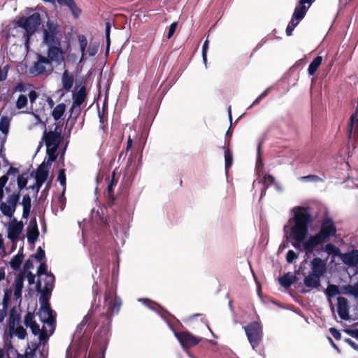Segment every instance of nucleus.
Masks as SVG:
<instances>
[{"instance_id":"60","label":"nucleus","mask_w":358,"mask_h":358,"mask_svg":"<svg viewBox=\"0 0 358 358\" xmlns=\"http://www.w3.org/2000/svg\"><path fill=\"white\" fill-rule=\"evenodd\" d=\"M177 26H178V23L177 22H173L170 26H169V31H168V34H167V38H171V36L174 34L175 31H176V29L177 28Z\"/></svg>"},{"instance_id":"3","label":"nucleus","mask_w":358,"mask_h":358,"mask_svg":"<svg viewBox=\"0 0 358 358\" xmlns=\"http://www.w3.org/2000/svg\"><path fill=\"white\" fill-rule=\"evenodd\" d=\"M41 24V15L38 13H34L28 17H21L16 22V25L24 29L23 38L24 44L29 46L31 36L35 34Z\"/></svg>"},{"instance_id":"47","label":"nucleus","mask_w":358,"mask_h":358,"mask_svg":"<svg viewBox=\"0 0 358 358\" xmlns=\"http://www.w3.org/2000/svg\"><path fill=\"white\" fill-rule=\"evenodd\" d=\"M15 334L19 339H24L27 335V330L22 326L15 327Z\"/></svg>"},{"instance_id":"1","label":"nucleus","mask_w":358,"mask_h":358,"mask_svg":"<svg viewBox=\"0 0 358 358\" xmlns=\"http://www.w3.org/2000/svg\"><path fill=\"white\" fill-rule=\"evenodd\" d=\"M294 226L291 229L289 237L295 241L292 245L301 250V243L303 242L308 234V225L312 223L313 217L307 208L297 206L293 208Z\"/></svg>"},{"instance_id":"13","label":"nucleus","mask_w":358,"mask_h":358,"mask_svg":"<svg viewBox=\"0 0 358 358\" xmlns=\"http://www.w3.org/2000/svg\"><path fill=\"white\" fill-rule=\"evenodd\" d=\"M103 306L104 308H107V310L103 315L106 316L108 322L110 323V317L112 316V288L108 286V281H107Z\"/></svg>"},{"instance_id":"44","label":"nucleus","mask_w":358,"mask_h":358,"mask_svg":"<svg viewBox=\"0 0 358 358\" xmlns=\"http://www.w3.org/2000/svg\"><path fill=\"white\" fill-rule=\"evenodd\" d=\"M274 180H275V178L272 175L267 174V175L264 176V181H263V183L264 185V189L262 190V194L263 193L266 192V188L268 187L270 185H271L274 182Z\"/></svg>"},{"instance_id":"4","label":"nucleus","mask_w":358,"mask_h":358,"mask_svg":"<svg viewBox=\"0 0 358 358\" xmlns=\"http://www.w3.org/2000/svg\"><path fill=\"white\" fill-rule=\"evenodd\" d=\"M243 328L252 349L255 350L262 340V327L258 322H253Z\"/></svg>"},{"instance_id":"20","label":"nucleus","mask_w":358,"mask_h":358,"mask_svg":"<svg viewBox=\"0 0 358 358\" xmlns=\"http://www.w3.org/2000/svg\"><path fill=\"white\" fill-rule=\"evenodd\" d=\"M74 78L67 70H65L62 76V87L66 92H69L73 85Z\"/></svg>"},{"instance_id":"7","label":"nucleus","mask_w":358,"mask_h":358,"mask_svg":"<svg viewBox=\"0 0 358 358\" xmlns=\"http://www.w3.org/2000/svg\"><path fill=\"white\" fill-rule=\"evenodd\" d=\"M37 60L34 63V65L30 68V73L35 75H41L43 74L46 71L47 66L49 67V71H52V64L48 59L45 56H43L40 54L36 55Z\"/></svg>"},{"instance_id":"56","label":"nucleus","mask_w":358,"mask_h":358,"mask_svg":"<svg viewBox=\"0 0 358 358\" xmlns=\"http://www.w3.org/2000/svg\"><path fill=\"white\" fill-rule=\"evenodd\" d=\"M208 49V41L206 40L202 46V57L203 62L206 63L207 60V51Z\"/></svg>"},{"instance_id":"53","label":"nucleus","mask_w":358,"mask_h":358,"mask_svg":"<svg viewBox=\"0 0 358 358\" xmlns=\"http://www.w3.org/2000/svg\"><path fill=\"white\" fill-rule=\"evenodd\" d=\"M269 92V88L266 89V90H264L252 103V104L250 106L249 108H250L251 107L254 106H257L258 105L261 100H262L264 97H266L267 95H268V93Z\"/></svg>"},{"instance_id":"41","label":"nucleus","mask_w":358,"mask_h":358,"mask_svg":"<svg viewBox=\"0 0 358 358\" xmlns=\"http://www.w3.org/2000/svg\"><path fill=\"white\" fill-rule=\"evenodd\" d=\"M36 322L35 320V315L34 313L28 311L24 316V323L27 327H29L32 324Z\"/></svg>"},{"instance_id":"43","label":"nucleus","mask_w":358,"mask_h":358,"mask_svg":"<svg viewBox=\"0 0 358 358\" xmlns=\"http://www.w3.org/2000/svg\"><path fill=\"white\" fill-rule=\"evenodd\" d=\"M27 97L26 95L20 94L16 101V108L17 109L24 108L27 104Z\"/></svg>"},{"instance_id":"19","label":"nucleus","mask_w":358,"mask_h":358,"mask_svg":"<svg viewBox=\"0 0 358 358\" xmlns=\"http://www.w3.org/2000/svg\"><path fill=\"white\" fill-rule=\"evenodd\" d=\"M60 5L67 6L74 18L77 19L81 14V10L77 6L74 0H59Z\"/></svg>"},{"instance_id":"61","label":"nucleus","mask_w":358,"mask_h":358,"mask_svg":"<svg viewBox=\"0 0 358 358\" xmlns=\"http://www.w3.org/2000/svg\"><path fill=\"white\" fill-rule=\"evenodd\" d=\"M344 331L358 341V329H345Z\"/></svg>"},{"instance_id":"11","label":"nucleus","mask_w":358,"mask_h":358,"mask_svg":"<svg viewBox=\"0 0 358 358\" xmlns=\"http://www.w3.org/2000/svg\"><path fill=\"white\" fill-rule=\"evenodd\" d=\"M337 301V312L339 317L343 320H349L350 318L349 315L350 306L348 299L343 296H338Z\"/></svg>"},{"instance_id":"14","label":"nucleus","mask_w":358,"mask_h":358,"mask_svg":"<svg viewBox=\"0 0 358 358\" xmlns=\"http://www.w3.org/2000/svg\"><path fill=\"white\" fill-rule=\"evenodd\" d=\"M48 59H50V62H59L64 59L62 56V50L60 47L57 46L56 45H48Z\"/></svg>"},{"instance_id":"2","label":"nucleus","mask_w":358,"mask_h":358,"mask_svg":"<svg viewBox=\"0 0 358 358\" xmlns=\"http://www.w3.org/2000/svg\"><path fill=\"white\" fill-rule=\"evenodd\" d=\"M336 227L331 218H326L322 221L319 231L303 243V250L306 254H312L315 248L327 241L331 237L336 236Z\"/></svg>"},{"instance_id":"6","label":"nucleus","mask_w":358,"mask_h":358,"mask_svg":"<svg viewBox=\"0 0 358 358\" xmlns=\"http://www.w3.org/2000/svg\"><path fill=\"white\" fill-rule=\"evenodd\" d=\"M175 336L183 348H190L196 345L201 338L194 336L189 331L175 332Z\"/></svg>"},{"instance_id":"57","label":"nucleus","mask_w":358,"mask_h":358,"mask_svg":"<svg viewBox=\"0 0 358 358\" xmlns=\"http://www.w3.org/2000/svg\"><path fill=\"white\" fill-rule=\"evenodd\" d=\"M47 275V265L45 263H41L37 269V275L41 276V275Z\"/></svg>"},{"instance_id":"55","label":"nucleus","mask_w":358,"mask_h":358,"mask_svg":"<svg viewBox=\"0 0 358 358\" xmlns=\"http://www.w3.org/2000/svg\"><path fill=\"white\" fill-rule=\"evenodd\" d=\"M33 267V262L31 259H27L24 264L23 271L20 273H24L25 275L26 272L29 271V269L32 268Z\"/></svg>"},{"instance_id":"10","label":"nucleus","mask_w":358,"mask_h":358,"mask_svg":"<svg viewBox=\"0 0 358 358\" xmlns=\"http://www.w3.org/2000/svg\"><path fill=\"white\" fill-rule=\"evenodd\" d=\"M37 314L43 323L51 326L56 322V313L51 308L50 304L40 307L39 312Z\"/></svg>"},{"instance_id":"54","label":"nucleus","mask_w":358,"mask_h":358,"mask_svg":"<svg viewBox=\"0 0 358 358\" xmlns=\"http://www.w3.org/2000/svg\"><path fill=\"white\" fill-rule=\"evenodd\" d=\"M352 289V285H347L341 287V292L342 294L351 295Z\"/></svg>"},{"instance_id":"34","label":"nucleus","mask_w":358,"mask_h":358,"mask_svg":"<svg viewBox=\"0 0 358 358\" xmlns=\"http://www.w3.org/2000/svg\"><path fill=\"white\" fill-rule=\"evenodd\" d=\"M325 251L329 255H333L334 256H338L341 258V255H343L340 250V249L336 247L334 245L331 243H328L324 246Z\"/></svg>"},{"instance_id":"59","label":"nucleus","mask_w":358,"mask_h":358,"mask_svg":"<svg viewBox=\"0 0 358 358\" xmlns=\"http://www.w3.org/2000/svg\"><path fill=\"white\" fill-rule=\"evenodd\" d=\"M329 332L334 337V338L337 341H339L341 339V334L338 330H337L334 327L329 328Z\"/></svg>"},{"instance_id":"23","label":"nucleus","mask_w":358,"mask_h":358,"mask_svg":"<svg viewBox=\"0 0 358 358\" xmlns=\"http://www.w3.org/2000/svg\"><path fill=\"white\" fill-rule=\"evenodd\" d=\"M296 280L295 275H293L291 273H287L279 278V282L284 288L288 289Z\"/></svg>"},{"instance_id":"50","label":"nucleus","mask_w":358,"mask_h":358,"mask_svg":"<svg viewBox=\"0 0 358 358\" xmlns=\"http://www.w3.org/2000/svg\"><path fill=\"white\" fill-rule=\"evenodd\" d=\"M78 41L80 43V50L82 52V57H83L85 55V48L87 45V41L84 35H80L78 37Z\"/></svg>"},{"instance_id":"32","label":"nucleus","mask_w":358,"mask_h":358,"mask_svg":"<svg viewBox=\"0 0 358 358\" xmlns=\"http://www.w3.org/2000/svg\"><path fill=\"white\" fill-rule=\"evenodd\" d=\"M55 282V276L53 274L50 273L46 275V279L45 280V286L43 290L45 292H52Z\"/></svg>"},{"instance_id":"36","label":"nucleus","mask_w":358,"mask_h":358,"mask_svg":"<svg viewBox=\"0 0 358 358\" xmlns=\"http://www.w3.org/2000/svg\"><path fill=\"white\" fill-rule=\"evenodd\" d=\"M65 169H59L58 171V176H57V180L60 183V185L62 186V195L64 194L66 191V173H65Z\"/></svg>"},{"instance_id":"62","label":"nucleus","mask_w":358,"mask_h":358,"mask_svg":"<svg viewBox=\"0 0 358 358\" xmlns=\"http://www.w3.org/2000/svg\"><path fill=\"white\" fill-rule=\"evenodd\" d=\"M43 183L44 182H40L38 180H36V183L34 185H33L29 186L28 187V189H31L35 190L36 192L38 193Z\"/></svg>"},{"instance_id":"40","label":"nucleus","mask_w":358,"mask_h":358,"mask_svg":"<svg viewBox=\"0 0 358 358\" xmlns=\"http://www.w3.org/2000/svg\"><path fill=\"white\" fill-rule=\"evenodd\" d=\"M24 278L25 276L24 273H19L15 280L14 289L22 290Z\"/></svg>"},{"instance_id":"16","label":"nucleus","mask_w":358,"mask_h":358,"mask_svg":"<svg viewBox=\"0 0 358 358\" xmlns=\"http://www.w3.org/2000/svg\"><path fill=\"white\" fill-rule=\"evenodd\" d=\"M312 273L322 276L326 271V263L320 257H315L311 261Z\"/></svg>"},{"instance_id":"28","label":"nucleus","mask_w":358,"mask_h":358,"mask_svg":"<svg viewBox=\"0 0 358 358\" xmlns=\"http://www.w3.org/2000/svg\"><path fill=\"white\" fill-rule=\"evenodd\" d=\"M23 257L24 255L22 252L20 253V252H18L17 255L13 257L10 262V265L14 271H17L20 269V266L22 263Z\"/></svg>"},{"instance_id":"27","label":"nucleus","mask_w":358,"mask_h":358,"mask_svg":"<svg viewBox=\"0 0 358 358\" xmlns=\"http://www.w3.org/2000/svg\"><path fill=\"white\" fill-rule=\"evenodd\" d=\"M66 110V105L64 103L57 105L52 112V115L55 121L59 120Z\"/></svg>"},{"instance_id":"12","label":"nucleus","mask_w":358,"mask_h":358,"mask_svg":"<svg viewBox=\"0 0 358 358\" xmlns=\"http://www.w3.org/2000/svg\"><path fill=\"white\" fill-rule=\"evenodd\" d=\"M341 259L347 266L358 269V250L353 249L341 255Z\"/></svg>"},{"instance_id":"25","label":"nucleus","mask_w":358,"mask_h":358,"mask_svg":"<svg viewBox=\"0 0 358 358\" xmlns=\"http://www.w3.org/2000/svg\"><path fill=\"white\" fill-rule=\"evenodd\" d=\"M322 60L323 59L322 56H317L313 59L308 69V73L310 76H313L315 73L320 66L322 64Z\"/></svg>"},{"instance_id":"52","label":"nucleus","mask_w":358,"mask_h":358,"mask_svg":"<svg viewBox=\"0 0 358 358\" xmlns=\"http://www.w3.org/2000/svg\"><path fill=\"white\" fill-rule=\"evenodd\" d=\"M299 257V254H297L296 252H295L294 251L292 250H288V252H287V255H286V261L289 263V264H292L294 260L296 259Z\"/></svg>"},{"instance_id":"17","label":"nucleus","mask_w":358,"mask_h":358,"mask_svg":"<svg viewBox=\"0 0 358 358\" xmlns=\"http://www.w3.org/2000/svg\"><path fill=\"white\" fill-rule=\"evenodd\" d=\"M48 166H50L47 165L45 162L41 164L36 169L35 179L40 182H45L49 175Z\"/></svg>"},{"instance_id":"8","label":"nucleus","mask_w":358,"mask_h":358,"mask_svg":"<svg viewBox=\"0 0 358 358\" xmlns=\"http://www.w3.org/2000/svg\"><path fill=\"white\" fill-rule=\"evenodd\" d=\"M58 127H55V131L43 132V140L44 141L47 148H58L63 141V136L60 132L57 131Z\"/></svg>"},{"instance_id":"48","label":"nucleus","mask_w":358,"mask_h":358,"mask_svg":"<svg viewBox=\"0 0 358 358\" xmlns=\"http://www.w3.org/2000/svg\"><path fill=\"white\" fill-rule=\"evenodd\" d=\"M106 180H108L106 192L107 204L110 206L112 203V179L110 180L109 178H107Z\"/></svg>"},{"instance_id":"21","label":"nucleus","mask_w":358,"mask_h":358,"mask_svg":"<svg viewBox=\"0 0 358 358\" xmlns=\"http://www.w3.org/2000/svg\"><path fill=\"white\" fill-rule=\"evenodd\" d=\"M87 95L86 87L85 86H82L77 92L73 94V103L75 105L82 106V104L86 101Z\"/></svg>"},{"instance_id":"45","label":"nucleus","mask_w":358,"mask_h":358,"mask_svg":"<svg viewBox=\"0 0 358 358\" xmlns=\"http://www.w3.org/2000/svg\"><path fill=\"white\" fill-rule=\"evenodd\" d=\"M8 358H20V355L16 349H15L11 344H10L6 350Z\"/></svg>"},{"instance_id":"15","label":"nucleus","mask_w":358,"mask_h":358,"mask_svg":"<svg viewBox=\"0 0 358 358\" xmlns=\"http://www.w3.org/2000/svg\"><path fill=\"white\" fill-rule=\"evenodd\" d=\"M39 231L36 219L27 227V238L29 243L34 244L38 239Z\"/></svg>"},{"instance_id":"51","label":"nucleus","mask_w":358,"mask_h":358,"mask_svg":"<svg viewBox=\"0 0 358 358\" xmlns=\"http://www.w3.org/2000/svg\"><path fill=\"white\" fill-rule=\"evenodd\" d=\"M31 257H34L37 261L41 262L45 257V251L41 248V247H38L37 248L36 254L32 255Z\"/></svg>"},{"instance_id":"58","label":"nucleus","mask_w":358,"mask_h":358,"mask_svg":"<svg viewBox=\"0 0 358 358\" xmlns=\"http://www.w3.org/2000/svg\"><path fill=\"white\" fill-rule=\"evenodd\" d=\"M305 15H306L303 12H301L296 7L292 15V17H294L296 20H302Z\"/></svg>"},{"instance_id":"49","label":"nucleus","mask_w":358,"mask_h":358,"mask_svg":"<svg viewBox=\"0 0 358 358\" xmlns=\"http://www.w3.org/2000/svg\"><path fill=\"white\" fill-rule=\"evenodd\" d=\"M27 178H25L23 175H19L17 179V187L19 189V192L23 189L27 184Z\"/></svg>"},{"instance_id":"42","label":"nucleus","mask_w":358,"mask_h":358,"mask_svg":"<svg viewBox=\"0 0 358 358\" xmlns=\"http://www.w3.org/2000/svg\"><path fill=\"white\" fill-rule=\"evenodd\" d=\"M121 306H122L121 299L119 296H117L115 294V292L113 291V315L115 314V312L116 313L115 314H118Z\"/></svg>"},{"instance_id":"33","label":"nucleus","mask_w":358,"mask_h":358,"mask_svg":"<svg viewBox=\"0 0 358 358\" xmlns=\"http://www.w3.org/2000/svg\"><path fill=\"white\" fill-rule=\"evenodd\" d=\"M313 3V0H299L296 7L306 15Z\"/></svg>"},{"instance_id":"26","label":"nucleus","mask_w":358,"mask_h":358,"mask_svg":"<svg viewBox=\"0 0 358 358\" xmlns=\"http://www.w3.org/2000/svg\"><path fill=\"white\" fill-rule=\"evenodd\" d=\"M20 320V314L17 313L15 308L13 307L10 310L9 320H8V325L10 330L11 331H14L15 327V322H19Z\"/></svg>"},{"instance_id":"37","label":"nucleus","mask_w":358,"mask_h":358,"mask_svg":"<svg viewBox=\"0 0 358 358\" xmlns=\"http://www.w3.org/2000/svg\"><path fill=\"white\" fill-rule=\"evenodd\" d=\"M341 294V287L339 288L335 285H329L326 289V294L329 297H334Z\"/></svg>"},{"instance_id":"46","label":"nucleus","mask_w":358,"mask_h":358,"mask_svg":"<svg viewBox=\"0 0 358 358\" xmlns=\"http://www.w3.org/2000/svg\"><path fill=\"white\" fill-rule=\"evenodd\" d=\"M110 23L109 22H107L106 23V52L107 55L109 52L110 45Z\"/></svg>"},{"instance_id":"24","label":"nucleus","mask_w":358,"mask_h":358,"mask_svg":"<svg viewBox=\"0 0 358 358\" xmlns=\"http://www.w3.org/2000/svg\"><path fill=\"white\" fill-rule=\"evenodd\" d=\"M22 205L23 207L22 217L27 218L31 208V199L28 194L23 196Z\"/></svg>"},{"instance_id":"30","label":"nucleus","mask_w":358,"mask_h":358,"mask_svg":"<svg viewBox=\"0 0 358 358\" xmlns=\"http://www.w3.org/2000/svg\"><path fill=\"white\" fill-rule=\"evenodd\" d=\"M58 34H51L43 32L44 42L48 45H59L57 35Z\"/></svg>"},{"instance_id":"38","label":"nucleus","mask_w":358,"mask_h":358,"mask_svg":"<svg viewBox=\"0 0 358 358\" xmlns=\"http://www.w3.org/2000/svg\"><path fill=\"white\" fill-rule=\"evenodd\" d=\"M10 124V120L8 117L3 116L0 120V130L4 134H6L8 132Z\"/></svg>"},{"instance_id":"9","label":"nucleus","mask_w":358,"mask_h":358,"mask_svg":"<svg viewBox=\"0 0 358 358\" xmlns=\"http://www.w3.org/2000/svg\"><path fill=\"white\" fill-rule=\"evenodd\" d=\"M24 224L22 221H17L15 218L11 221L8 227V238L12 242L17 241L19 236L23 230Z\"/></svg>"},{"instance_id":"18","label":"nucleus","mask_w":358,"mask_h":358,"mask_svg":"<svg viewBox=\"0 0 358 358\" xmlns=\"http://www.w3.org/2000/svg\"><path fill=\"white\" fill-rule=\"evenodd\" d=\"M306 287L309 288H317L320 285V276L310 273L307 276H305L303 280Z\"/></svg>"},{"instance_id":"35","label":"nucleus","mask_w":358,"mask_h":358,"mask_svg":"<svg viewBox=\"0 0 358 358\" xmlns=\"http://www.w3.org/2000/svg\"><path fill=\"white\" fill-rule=\"evenodd\" d=\"M58 148H47L46 149V153L48 155V159L45 164L47 165L50 166L53 162H55L57 159V155L56 152Z\"/></svg>"},{"instance_id":"63","label":"nucleus","mask_w":358,"mask_h":358,"mask_svg":"<svg viewBox=\"0 0 358 358\" xmlns=\"http://www.w3.org/2000/svg\"><path fill=\"white\" fill-rule=\"evenodd\" d=\"M31 329L32 334L35 336L38 335L41 331L39 325L35 322L29 327Z\"/></svg>"},{"instance_id":"5","label":"nucleus","mask_w":358,"mask_h":358,"mask_svg":"<svg viewBox=\"0 0 358 358\" xmlns=\"http://www.w3.org/2000/svg\"><path fill=\"white\" fill-rule=\"evenodd\" d=\"M20 199V192H14L9 195L6 200L7 203L4 202H1L0 203V210L1 211L2 214L8 217H11L15 213L16 208L19 203Z\"/></svg>"},{"instance_id":"29","label":"nucleus","mask_w":358,"mask_h":358,"mask_svg":"<svg viewBox=\"0 0 358 358\" xmlns=\"http://www.w3.org/2000/svg\"><path fill=\"white\" fill-rule=\"evenodd\" d=\"M224 150V162H225V171L228 172L229 169L233 164V155L229 148H225V146H222Z\"/></svg>"},{"instance_id":"31","label":"nucleus","mask_w":358,"mask_h":358,"mask_svg":"<svg viewBox=\"0 0 358 358\" xmlns=\"http://www.w3.org/2000/svg\"><path fill=\"white\" fill-rule=\"evenodd\" d=\"M43 32L51 34H59V29L58 24L52 20H48L46 22V29H43Z\"/></svg>"},{"instance_id":"64","label":"nucleus","mask_w":358,"mask_h":358,"mask_svg":"<svg viewBox=\"0 0 358 358\" xmlns=\"http://www.w3.org/2000/svg\"><path fill=\"white\" fill-rule=\"evenodd\" d=\"M351 295L358 299V281L352 285Z\"/></svg>"},{"instance_id":"39","label":"nucleus","mask_w":358,"mask_h":358,"mask_svg":"<svg viewBox=\"0 0 358 358\" xmlns=\"http://www.w3.org/2000/svg\"><path fill=\"white\" fill-rule=\"evenodd\" d=\"M41 293V294L39 297V303L41 304V307L49 305V299L50 298L51 292H45V290H43Z\"/></svg>"},{"instance_id":"22","label":"nucleus","mask_w":358,"mask_h":358,"mask_svg":"<svg viewBox=\"0 0 358 358\" xmlns=\"http://www.w3.org/2000/svg\"><path fill=\"white\" fill-rule=\"evenodd\" d=\"M81 113V106L75 105L72 103L71 107L70 108V115L68 119V121L71 123V129L76 124L78 116Z\"/></svg>"}]
</instances>
